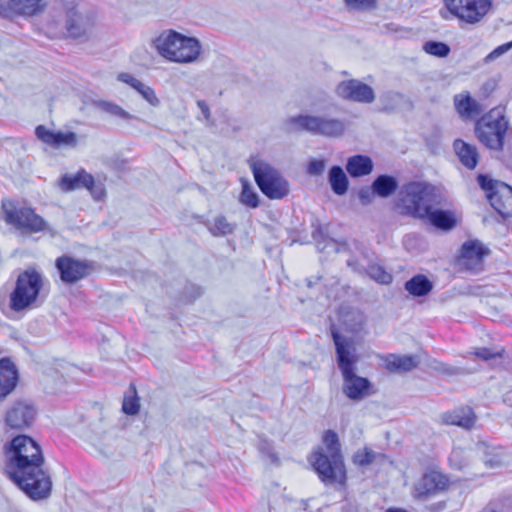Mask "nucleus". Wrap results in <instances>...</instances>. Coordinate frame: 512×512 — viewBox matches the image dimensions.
<instances>
[{
    "label": "nucleus",
    "instance_id": "nucleus-1",
    "mask_svg": "<svg viewBox=\"0 0 512 512\" xmlns=\"http://www.w3.org/2000/svg\"><path fill=\"white\" fill-rule=\"evenodd\" d=\"M40 445L27 435L14 437L6 450L5 475L30 499L40 501L51 495V476L44 469Z\"/></svg>",
    "mask_w": 512,
    "mask_h": 512
},
{
    "label": "nucleus",
    "instance_id": "nucleus-2",
    "mask_svg": "<svg viewBox=\"0 0 512 512\" xmlns=\"http://www.w3.org/2000/svg\"><path fill=\"white\" fill-rule=\"evenodd\" d=\"M332 339L335 345L337 365L343 377V393L354 401L366 398L372 393V384L367 378L356 375L359 354L354 340L335 330H332Z\"/></svg>",
    "mask_w": 512,
    "mask_h": 512
},
{
    "label": "nucleus",
    "instance_id": "nucleus-3",
    "mask_svg": "<svg viewBox=\"0 0 512 512\" xmlns=\"http://www.w3.org/2000/svg\"><path fill=\"white\" fill-rule=\"evenodd\" d=\"M153 47L165 60L179 64L196 62L202 52V45L197 38L172 29L162 31L153 40Z\"/></svg>",
    "mask_w": 512,
    "mask_h": 512
},
{
    "label": "nucleus",
    "instance_id": "nucleus-4",
    "mask_svg": "<svg viewBox=\"0 0 512 512\" xmlns=\"http://www.w3.org/2000/svg\"><path fill=\"white\" fill-rule=\"evenodd\" d=\"M44 285L43 275L34 268L20 272L9 293L8 306L15 313H22L38 308L43 297L41 291Z\"/></svg>",
    "mask_w": 512,
    "mask_h": 512
},
{
    "label": "nucleus",
    "instance_id": "nucleus-5",
    "mask_svg": "<svg viewBox=\"0 0 512 512\" xmlns=\"http://www.w3.org/2000/svg\"><path fill=\"white\" fill-rule=\"evenodd\" d=\"M443 197L440 190L425 182H409L398 194V207L404 214L421 219L430 206H441Z\"/></svg>",
    "mask_w": 512,
    "mask_h": 512
},
{
    "label": "nucleus",
    "instance_id": "nucleus-6",
    "mask_svg": "<svg viewBox=\"0 0 512 512\" xmlns=\"http://www.w3.org/2000/svg\"><path fill=\"white\" fill-rule=\"evenodd\" d=\"M2 209L5 222L18 230L29 233L49 230L47 222L32 207L26 204L6 200L2 202Z\"/></svg>",
    "mask_w": 512,
    "mask_h": 512
},
{
    "label": "nucleus",
    "instance_id": "nucleus-7",
    "mask_svg": "<svg viewBox=\"0 0 512 512\" xmlns=\"http://www.w3.org/2000/svg\"><path fill=\"white\" fill-rule=\"evenodd\" d=\"M308 460L324 485L345 486L347 472L343 456L326 455L323 450H316Z\"/></svg>",
    "mask_w": 512,
    "mask_h": 512
},
{
    "label": "nucleus",
    "instance_id": "nucleus-8",
    "mask_svg": "<svg viewBox=\"0 0 512 512\" xmlns=\"http://www.w3.org/2000/svg\"><path fill=\"white\" fill-rule=\"evenodd\" d=\"M254 179L261 192L270 199H282L289 192V184L269 163L252 159L249 162Z\"/></svg>",
    "mask_w": 512,
    "mask_h": 512
},
{
    "label": "nucleus",
    "instance_id": "nucleus-9",
    "mask_svg": "<svg viewBox=\"0 0 512 512\" xmlns=\"http://www.w3.org/2000/svg\"><path fill=\"white\" fill-rule=\"evenodd\" d=\"M509 127V122L499 110H491L481 117L475 125L479 141L487 148L501 151Z\"/></svg>",
    "mask_w": 512,
    "mask_h": 512
},
{
    "label": "nucleus",
    "instance_id": "nucleus-10",
    "mask_svg": "<svg viewBox=\"0 0 512 512\" xmlns=\"http://www.w3.org/2000/svg\"><path fill=\"white\" fill-rule=\"evenodd\" d=\"M291 130H302L314 135L325 137H339L346 130V123L342 119L326 116L297 115L286 120Z\"/></svg>",
    "mask_w": 512,
    "mask_h": 512
},
{
    "label": "nucleus",
    "instance_id": "nucleus-11",
    "mask_svg": "<svg viewBox=\"0 0 512 512\" xmlns=\"http://www.w3.org/2000/svg\"><path fill=\"white\" fill-rule=\"evenodd\" d=\"M448 11L467 24L480 22L488 13L490 0H445Z\"/></svg>",
    "mask_w": 512,
    "mask_h": 512
},
{
    "label": "nucleus",
    "instance_id": "nucleus-12",
    "mask_svg": "<svg viewBox=\"0 0 512 512\" xmlns=\"http://www.w3.org/2000/svg\"><path fill=\"white\" fill-rule=\"evenodd\" d=\"M56 268L64 283L73 284L90 276L95 271V263L64 255L56 259Z\"/></svg>",
    "mask_w": 512,
    "mask_h": 512
},
{
    "label": "nucleus",
    "instance_id": "nucleus-13",
    "mask_svg": "<svg viewBox=\"0 0 512 512\" xmlns=\"http://www.w3.org/2000/svg\"><path fill=\"white\" fill-rule=\"evenodd\" d=\"M46 7V0H0V17L8 20L33 17L43 13Z\"/></svg>",
    "mask_w": 512,
    "mask_h": 512
},
{
    "label": "nucleus",
    "instance_id": "nucleus-14",
    "mask_svg": "<svg viewBox=\"0 0 512 512\" xmlns=\"http://www.w3.org/2000/svg\"><path fill=\"white\" fill-rule=\"evenodd\" d=\"M36 414V408L32 403L17 401L6 411L5 424L10 429L24 430L32 425Z\"/></svg>",
    "mask_w": 512,
    "mask_h": 512
},
{
    "label": "nucleus",
    "instance_id": "nucleus-15",
    "mask_svg": "<svg viewBox=\"0 0 512 512\" xmlns=\"http://www.w3.org/2000/svg\"><path fill=\"white\" fill-rule=\"evenodd\" d=\"M335 91L340 98L353 102L372 103L375 99L373 88L355 79L340 82Z\"/></svg>",
    "mask_w": 512,
    "mask_h": 512
},
{
    "label": "nucleus",
    "instance_id": "nucleus-16",
    "mask_svg": "<svg viewBox=\"0 0 512 512\" xmlns=\"http://www.w3.org/2000/svg\"><path fill=\"white\" fill-rule=\"evenodd\" d=\"M487 254L488 250L478 240L467 241L461 247L458 263L468 271L478 272L482 269L483 258Z\"/></svg>",
    "mask_w": 512,
    "mask_h": 512
},
{
    "label": "nucleus",
    "instance_id": "nucleus-17",
    "mask_svg": "<svg viewBox=\"0 0 512 512\" xmlns=\"http://www.w3.org/2000/svg\"><path fill=\"white\" fill-rule=\"evenodd\" d=\"M35 134L39 140L53 148L62 146L74 148L78 144V137L74 132H54L39 125L35 129Z\"/></svg>",
    "mask_w": 512,
    "mask_h": 512
},
{
    "label": "nucleus",
    "instance_id": "nucleus-18",
    "mask_svg": "<svg viewBox=\"0 0 512 512\" xmlns=\"http://www.w3.org/2000/svg\"><path fill=\"white\" fill-rule=\"evenodd\" d=\"M366 256L363 257H350L347 260V265L358 273H366L370 278L380 284H389L392 281V275L384 270V268L378 264L366 263Z\"/></svg>",
    "mask_w": 512,
    "mask_h": 512
},
{
    "label": "nucleus",
    "instance_id": "nucleus-19",
    "mask_svg": "<svg viewBox=\"0 0 512 512\" xmlns=\"http://www.w3.org/2000/svg\"><path fill=\"white\" fill-rule=\"evenodd\" d=\"M437 206H430L427 214H423L422 220H426L433 227L442 231H450L457 226L458 217L453 210L438 209Z\"/></svg>",
    "mask_w": 512,
    "mask_h": 512
},
{
    "label": "nucleus",
    "instance_id": "nucleus-20",
    "mask_svg": "<svg viewBox=\"0 0 512 512\" xmlns=\"http://www.w3.org/2000/svg\"><path fill=\"white\" fill-rule=\"evenodd\" d=\"M448 485V479L438 471L425 473L416 485V492L419 497L435 494L444 490Z\"/></svg>",
    "mask_w": 512,
    "mask_h": 512
},
{
    "label": "nucleus",
    "instance_id": "nucleus-21",
    "mask_svg": "<svg viewBox=\"0 0 512 512\" xmlns=\"http://www.w3.org/2000/svg\"><path fill=\"white\" fill-rule=\"evenodd\" d=\"M18 382V371L9 358L0 360V400L9 395Z\"/></svg>",
    "mask_w": 512,
    "mask_h": 512
},
{
    "label": "nucleus",
    "instance_id": "nucleus-22",
    "mask_svg": "<svg viewBox=\"0 0 512 512\" xmlns=\"http://www.w3.org/2000/svg\"><path fill=\"white\" fill-rule=\"evenodd\" d=\"M491 206L504 218L512 216V187L504 183L495 193L489 195Z\"/></svg>",
    "mask_w": 512,
    "mask_h": 512
},
{
    "label": "nucleus",
    "instance_id": "nucleus-23",
    "mask_svg": "<svg viewBox=\"0 0 512 512\" xmlns=\"http://www.w3.org/2000/svg\"><path fill=\"white\" fill-rule=\"evenodd\" d=\"M453 100L456 111L463 119L475 118L483 111L481 105L468 92L456 94Z\"/></svg>",
    "mask_w": 512,
    "mask_h": 512
},
{
    "label": "nucleus",
    "instance_id": "nucleus-24",
    "mask_svg": "<svg viewBox=\"0 0 512 512\" xmlns=\"http://www.w3.org/2000/svg\"><path fill=\"white\" fill-rule=\"evenodd\" d=\"M419 364L417 356L390 354L385 358V368L394 373L409 372Z\"/></svg>",
    "mask_w": 512,
    "mask_h": 512
},
{
    "label": "nucleus",
    "instance_id": "nucleus-25",
    "mask_svg": "<svg viewBox=\"0 0 512 512\" xmlns=\"http://www.w3.org/2000/svg\"><path fill=\"white\" fill-rule=\"evenodd\" d=\"M476 417L469 407L459 408L443 415V421L449 425H456L463 428H471L475 423Z\"/></svg>",
    "mask_w": 512,
    "mask_h": 512
},
{
    "label": "nucleus",
    "instance_id": "nucleus-26",
    "mask_svg": "<svg viewBox=\"0 0 512 512\" xmlns=\"http://www.w3.org/2000/svg\"><path fill=\"white\" fill-rule=\"evenodd\" d=\"M454 150L460 160V162L467 169H474L478 163V152L475 146L464 142L461 139H457L453 144Z\"/></svg>",
    "mask_w": 512,
    "mask_h": 512
},
{
    "label": "nucleus",
    "instance_id": "nucleus-27",
    "mask_svg": "<svg viewBox=\"0 0 512 512\" xmlns=\"http://www.w3.org/2000/svg\"><path fill=\"white\" fill-rule=\"evenodd\" d=\"M92 182L93 176L84 169H81L75 174H65L62 176L60 187L63 191H72L85 188L88 184H92Z\"/></svg>",
    "mask_w": 512,
    "mask_h": 512
},
{
    "label": "nucleus",
    "instance_id": "nucleus-28",
    "mask_svg": "<svg viewBox=\"0 0 512 512\" xmlns=\"http://www.w3.org/2000/svg\"><path fill=\"white\" fill-rule=\"evenodd\" d=\"M346 170L354 178L365 176L372 172L373 162L370 157L365 155L351 156L347 160Z\"/></svg>",
    "mask_w": 512,
    "mask_h": 512
},
{
    "label": "nucleus",
    "instance_id": "nucleus-29",
    "mask_svg": "<svg viewBox=\"0 0 512 512\" xmlns=\"http://www.w3.org/2000/svg\"><path fill=\"white\" fill-rule=\"evenodd\" d=\"M65 27L69 36L79 38L86 33L88 21L76 9L73 8L67 12Z\"/></svg>",
    "mask_w": 512,
    "mask_h": 512
},
{
    "label": "nucleus",
    "instance_id": "nucleus-30",
    "mask_svg": "<svg viewBox=\"0 0 512 512\" xmlns=\"http://www.w3.org/2000/svg\"><path fill=\"white\" fill-rule=\"evenodd\" d=\"M432 288V282L422 274L412 277L405 283V289L415 297L427 295Z\"/></svg>",
    "mask_w": 512,
    "mask_h": 512
},
{
    "label": "nucleus",
    "instance_id": "nucleus-31",
    "mask_svg": "<svg viewBox=\"0 0 512 512\" xmlns=\"http://www.w3.org/2000/svg\"><path fill=\"white\" fill-rule=\"evenodd\" d=\"M398 187V182L393 176L380 175L372 183L376 195L387 198L392 195Z\"/></svg>",
    "mask_w": 512,
    "mask_h": 512
},
{
    "label": "nucleus",
    "instance_id": "nucleus-32",
    "mask_svg": "<svg viewBox=\"0 0 512 512\" xmlns=\"http://www.w3.org/2000/svg\"><path fill=\"white\" fill-rule=\"evenodd\" d=\"M385 455L375 452L368 446L357 450L352 456V462L358 467H367L378 460H384Z\"/></svg>",
    "mask_w": 512,
    "mask_h": 512
},
{
    "label": "nucleus",
    "instance_id": "nucleus-33",
    "mask_svg": "<svg viewBox=\"0 0 512 512\" xmlns=\"http://www.w3.org/2000/svg\"><path fill=\"white\" fill-rule=\"evenodd\" d=\"M329 183L333 192L343 195L348 189V178L340 166H333L329 171Z\"/></svg>",
    "mask_w": 512,
    "mask_h": 512
},
{
    "label": "nucleus",
    "instance_id": "nucleus-34",
    "mask_svg": "<svg viewBox=\"0 0 512 512\" xmlns=\"http://www.w3.org/2000/svg\"><path fill=\"white\" fill-rule=\"evenodd\" d=\"M93 105L96 109L119 119L131 120L133 118L129 112L111 101L97 100L93 102Z\"/></svg>",
    "mask_w": 512,
    "mask_h": 512
},
{
    "label": "nucleus",
    "instance_id": "nucleus-35",
    "mask_svg": "<svg viewBox=\"0 0 512 512\" xmlns=\"http://www.w3.org/2000/svg\"><path fill=\"white\" fill-rule=\"evenodd\" d=\"M207 228L214 236H226L233 233L235 226L229 223L225 216L219 215L207 223Z\"/></svg>",
    "mask_w": 512,
    "mask_h": 512
},
{
    "label": "nucleus",
    "instance_id": "nucleus-36",
    "mask_svg": "<svg viewBox=\"0 0 512 512\" xmlns=\"http://www.w3.org/2000/svg\"><path fill=\"white\" fill-rule=\"evenodd\" d=\"M323 444L324 448H319L318 450H323L326 455L343 456L341 452L339 437L333 430H327L324 433Z\"/></svg>",
    "mask_w": 512,
    "mask_h": 512
},
{
    "label": "nucleus",
    "instance_id": "nucleus-37",
    "mask_svg": "<svg viewBox=\"0 0 512 512\" xmlns=\"http://www.w3.org/2000/svg\"><path fill=\"white\" fill-rule=\"evenodd\" d=\"M140 409L139 397L133 384L130 385L129 391L125 394L122 404V411L127 415H136Z\"/></svg>",
    "mask_w": 512,
    "mask_h": 512
},
{
    "label": "nucleus",
    "instance_id": "nucleus-38",
    "mask_svg": "<svg viewBox=\"0 0 512 512\" xmlns=\"http://www.w3.org/2000/svg\"><path fill=\"white\" fill-rule=\"evenodd\" d=\"M423 51L429 55L444 58L449 55L450 47L440 41H427L423 44Z\"/></svg>",
    "mask_w": 512,
    "mask_h": 512
},
{
    "label": "nucleus",
    "instance_id": "nucleus-39",
    "mask_svg": "<svg viewBox=\"0 0 512 512\" xmlns=\"http://www.w3.org/2000/svg\"><path fill=\"white\" fill-rule=\"evenodd\" d=\"M239 200L249 208L254 209L259 206V196L248 184L243 185Z\"/></svg>",
    "mask_w": 512,
    "mask_h": 512
},
{
    "label": "nucleus",
    "instance_id": "nucleus-40",
    "mask_svg": "<svg viewBox=\"0 0 512 512\" xmlns=\"http://www.w3.org/2000/svg\"><path fill=\"white\" fill-rule=\"evenodd\" d=\"M477 181H478L479 186L486 192L488 199H489V195L497 192L499 185L504 184V182L493 180L490 177L483 175V174L478 175Z\"/></svg>",
    "mask_w": 512,
    "mask_h": 512
},
{
    "label": "nucleus",
    "instance_id": "nucleus-41",
    "mask_svg": "<svg viewBox=\"0 0 512 512\" xmlns=\"http://www.w3.org/2000/svg\"><path fill=\"white\" fill-rule=\"evenodd\" d=\"M135 90L152 106L156 107L160 104L158 97L152 87L140 82Z\"/></svg>",
    "mask_w": 512,
    "mask_h": 512
},
{
    "label": "nucleus",
    "instance_id": "nucleus-42",
    "mask_svg": "<svg viewBox=\"0 0 512 512\" xmlns=\"http://www.w3.org/2000/svg\"><path fill=\"white\" fill-rule=\"evenodd\" d=\"M350 10H367L375 6L376 0H344Z\"/></svg>",
    "mask_w": 512,
    "mask_h": 512
},
{
    "label": "nucleus",
    "instance_id": "nucleus-43",
    "mask_svg": "<svg viewBox=\"0 0 512 512\" xmlns=\"http://www.w3.org/2000/svg\"><path fill=\"white\" fill-rule=\"evenodd\" d=\"M510 49H512V41L496 47L485 57L484 61L486 63H490L495 59L499 58L500 56H502L503 54H505L506 52H508Z\"/></svg>",
    "mask_w": 512,
    "mask_h": 512
},
{
    "label": "nucleus",
    "instance_id": "nucleus-44",
    "mask_svg": "<svg viewBox=\"0 0 512 512\" xmlns=\"http://www.w3.org/2000/svg\"><path fill=\"white\" fill-rule=\"evenodd\" d=\"M85 188L89 190L90 194L96 201L103 200L106 195L103 184L96 183L94 180L92 184H88Z\"/></svg>",
    "mask_w": 512,
    "mask_h": 512
},
{
    "label": "nucleus",
    "instance_id": "nucleus-45",
    "mask_svg": "<svg viewBox=\"0 0 512 512\" xmlns=\"http://www.w3.org/2000/svg\"><path fill=\"white\" fill-rule=\"evenodd\" d=\"M259 450L267 455V457L271 460V462H277L278 458L276 453L273 450L272 444L267 440H261L259 443Z\"/></svg>",
    "mask_w": 512,
    "mask_h": 512
},
{
    "label": "nucleus",
    "instance_id": "nucleus-46",
    "mask_svg": "<svg viewBox=\"0 0 512 512\" xmlns=\"http://www.w3.org/2000/svg\"><path fill=\"white\" fill-rule=\"evenodd\" d=\"M375 195H376V193L373 191L372 186L371 187H363L358 192L359 200L363 205L370 204Z\"/></svg>",
    "mask_w": 512,
    "mask_h": 512
},
{
    "label": "nucleus",
    "instance_id": "nucleus-47",
    "mask_svg": "<svg viewBox=\"0 0 512 512\" xmlns=\"http://www.w3.org/2000/svg\"><path fill=\"white\" fill-rule=\"evenodd\" d=\"M474 355L484 361H489L502 356L500 352H492L488 348H480L474 352Z\"/></svg>",
    "mask_w": 512,
    "mask_h": 512
},
{
    "label": "nucleus",
    "instance_id": "nucleus-48",
    "mask_svg": "<svg viewBox=\"0 0 512 512\" xmlns=\"http://www.w3.org/2000/svg\"><path fill=\"white\" fill-rule=\"evenodd\" d=\"M325 169V162L323 160H312L308 165V173L310 175H320Z\"/></svg>",
    "mask_w": 512,
    "mask_h": 512
},
{
    "label": "nucleus",
    "instance_id": "nucleus-49",
    "mask_svg": "<svg viewBox=\"0 0 512 512\" xmlns=\"http://www.w3.org/2000/svg\"><path fill=\"white\" fill-rule=\"evenodd\" d=\"M118 80L123 83L128 84L133 89H135L137 87V85L141 82L140 80H138L137 78H135L133 75H131L129 73H120L118 75Z\"/></svg>",
    "mask_w": 512,
    "mask_h": 512
},
{
    "label": "nucleus",
    "instance_id": "nucleus-50",
    "mask_svg": "<svg viewBox=\"0 0 512 512\" xmlns=\"http://www.w3.org/2000/svg\"><path fill=\"white\" fill-rule=\"evenodd\" d=\"M484 462L489 467H497L501 464V458L499 457V453L495 454L493 457L486 456Z\"/></svg>",
    "mask_w": 512,
    "mask_h": 512
},
{
    "label": "nucleus",
    "instance_id": "nucleus-51",
    "mask_svg": "<svg viewBox=\"0 0 512 512\" xmlns=\"http://www.w3.org/2000/svg\"><path fill=\"white\" fill-rule=\"evenodd\" d=\"M197 106L201 110L202 115L204 116V118L206 120H208L210 118V109H209L208 104L204 100H198L197 101Z\"/></svg>",
    "mask_w": 512,
    "mask_h": 512
},
{
    "label": "nucleus",
    "instance_id": "nucleus-52",
    "mask_svg": "<svg viewBox=\"0 0 512 512\" xmlns=\"http://www.w3.org/2000/svg\"><path fill=\"white\" fill-rule=\"evenodd\" d=\"M385 512H407L404 509L401 508H388Z\"/></svg>",
    "mask_w": 512,
    "mask_h": 512
},
{
    "label": "nucleus",
    "instance_id": "nucleus-53",
    "mask_svg": "<svg viewBox=\"0 0 512 512\" xmlns=\"http://www.w3.org/2000/svg\"><path fill=\"white\" fill-rule=\"evenodd\" d=\"M386 97H390V98L394 99V98H399V97H400V95H399V94H397V93H388V94L386 95Z\"/></svg>",
    "mask_w": 512,
    "mask_h": 512
},
{
    "label": "nucleus",
    "instance_id": "nucleus-54",
    "mask_svg": "<svg viewBox=\"0 0 512 512\" xmlns=\"http://www.w3.org/2000/svg\"><path fill=\"white\" fill-rule=\"evenodd\" d=\"M195 290H196V295H195V297L199 296V295L202 293V292H201V290H200V288H198V287H197V288H195Z\"/></svg>",
    "mask_w": 512,
    "mask_h": 512
},
{
    "label": "nucleus",
    "instance_id": "nucleus-55",
    "mask_svg": "<svg viewBox=\"0 0 512 512\" xmlns=\"http://www.w3.org/2000/svg\"><path fill=\"white\" fill-rule=\"evenodd\" d=\"M458 455V452L457 451H454L451 456H450V461H452L453 457L457 456Z\"/></svg>",
    "mask_w": 512,
    "mask_h": 512
}]
</instances>
